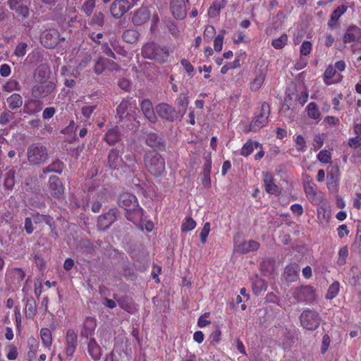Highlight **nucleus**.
<instances>
[{"mask_svg":"<svg viewBox=\"0 0 361 361\" xmlns=\"http://www.w3.org/2000/svg\"><path fill=\"white\" fill-rule=\"evenodd\" d=\"M145 166L149 173L154 176H160L165 171V161L156 152L146 153L144 159Z\"/></svg>","mask_w":361,"mask_h":361,"instance_id":"f257e3e1","label":"nucleus"},{"mask_svg":"<svg viewBox=\"0 0 361 361\" xmlns=\"http://www.w3.org/2000/svg\"><path fill=\"white\" fill-rule=\"evenodd\" d=\"M142 56L149 59H153L159 63H164L169 56L168 51L154 43L146 44L142 50Z\"/></svg>","mask_w":361,"mask_h":361,"instance_id":"f03ea898","label":"nucleus"},{"mask_svg":"<svg viewBox=\"0 0 361 361\" xmlns=\"http://www.w3.org/2000/svg\"><path fill=\"white\" fill-rule=\"evenodd\" d=\"M300 322L305 329L313 331L319 326L320 317L315 311L306 309L301 313Z\"/></svg>","mask_w":361,"mask_h":361,"instance_id":"7ed1b4c3","label":"nucleus"},{"mask_svg":"<svg viewBox=\"0 0 361 361\" xmlns=\"http://www.w3.org/2000/svg\"><path fill=\"white\" fill-rule=\"evenodd\" d=\"M27 154L28 161L34 164L44 162L47 159L46 147L39 144H34L30 146Z\"/></svg>","mask_w":361,"mask_h":361,"instance_id":"20e7f679","label":"nucleus"},{"mask_svg":"<svg viewBox=\"0 0 361 361\" xmlns=\"http://www.w3.org/2000/svg\"><path fill=\"white\" fill-rule=\"evenodd\" d=\"M292 296L297 302H310L315 299L316 295L312 286H305L297 287L293 290Z\"/></svg>","mask_w":361,"mask_h":361,"instance_id":"39448f33","label":"nucleus"},{"mask_svg":"<svg viewBox=\"0 0 361 361\" xmlns=\"http://www.w3.org/2000/svg\"><path fill=\"white\" fill-rule=\"evenodd\" d=\"M269 115V106L267 103L264 102L261 106V111L250 124V130L256 132L263 128L268 123V117Z\"/></svg>","mask_w":361,"mask_h":361,"instance_id":"423d86ee","label":"nucleus"},{"mask_svg":"<svg viewBox=\"0 0 361 361\" xmlns=\"http://www.w3.org/2000/svg\"><path fill=\"white\" fill-rule=\"evenodd\" d=\"M56 85L51 81H44L32 87V95L35 98H44L51 94L55 90Z\"/></svg>","mask_w":361,"mask_h":361,"instance_id":"0eeeda50","label":"nucleus"},{"mask_svg":"<svg viewBox=\"0 0 361 361\" xmlns=\"http://www.w3.org/2000/svg\"><path fill=\"white\" fill-rule=\"evenodd\" d=\"M136 109V102L133 99H125L123 100L116 109V114L123 119L130 116Z\"/></svg>","mask_w":361,"mask_h":361,"instance_id":"6e6552de","label":"nucleus"},{"mask_svg":"<svg viewBox=\"0 0 361 361\" xmlns=\"http://www.w3.org/2000/svg\"><path fill=\"white\" fill-rule=\"evenodd\" d=\"M157 114L166 121L173 122L178 118L176 109L166 103H161L155 108Z\"/></svg>","mask_w":361,"mask_h":361,"instance_id":"1a4fd4ad","label":"nucleus"},{"mask_svg":"<svg viewBox=\"0 0 361 361\" xmlns=\"http://www.w3.org/2000/svg\"><path fill=\"white\" fill-rule=\"evenodd\" d=\"M118 204L126 211H135L138 209V202L135 195L124 192L118 198Z\"/></svg>","mask_w":361,"mask_h":361,"instance_id":"9d476101","label":"nucleus"},{"mask_svg":"<svg viewBox=\"0 0 361 361\" xmlns=\"http://www.w3.org/2000/svg\"><path fill=\"white\" fill-rule=\"evenodd\" d=\"M133 5L128 0H115L111 6V13L115 18L121 17Z\"/></svg>","mask_w":361,"mask_h":361,"instance_id":"9b49d317","label":"nucleus"},{"mask_svg":"<svg viewBox=\"0 0 361 361\" xmlns=\"http://www.w3.org/2000/svg\"><path fill=\"white\" fill-rule=\"evenodd\" d=\"M78 345V335L73 329H68L66 336L65 353L68 357L73 355Z\"/></svg>","mask_w":361,"mask_h":361,"instance_id":"f8f14e48","label":"nucleus"},{"mask_svg":"<svg viewBox=\"0 0 361 361\" xmlns=\"http://www.w3.org/2000/svg\"><path fill=\"white\" fill-rule=\"evenodd\" d=\"M116 220V210L110 209L108 212L99 216L97 226L100 230H104Z\"/></svg>","mask_w":361,"mask_h":361,"instance_id":"ddd939ff","label":"nucleus"},{"mask_svg":"<svg viewBox=\"0 0 361 361\" xmlns=\"http://www.w3.org/2000/svg\"><path fill=\"white\" fill-rule=\"evenodd\" d=\"M140 108L145 118L152 123L157 121V117L154 113L152 103L149 99H143L140 102Z\"/></svg>","mask_w":361,"mask_h":361,"instance_id":"4468645a","label":"nucleus"},{"mask_svg":"<svg viewBox=\"0 0 361 361\" xmlns=\"http://www.w3.org/2000/svg\"><path fill=\"white\" fill-rule=\"evenodd\" d=\"M259 244L255 240H250L240 243H235L234 250L236 252L245 254L250 252L256 251L259 249Z\"/></svg>","mask_w":361,"mask_h":361,"instance_id":"2eb2a0df","label":"nucleus"},{"mask_svg":"<svg viewBox=\"0 0 361 361\" xmlns=\"http://www.w3.org/2000/svg\"><path fill=\"white\" fill-rule=\"evenodd\" d=\"M171 10L174 18L183 19L186 16V6L184 0H173Z\"/></svg>","mask_w":361,"mask_h":361,"instance_id":"dca6fc26","label":"nucleus"},{"mask_svg":"<svg viewBox=\"0 0 361 361\" xmlns=\"http://www.w3.org/2000/svg\"><path fill=\"white\" fill-rule=\"evenodd\" d=\"M361 38V29L357 25H350L343 36V42L345 43H350L357 42Z\"/></svg>","mask_w":361,"mask_h":361,"instance_id":"f3484780","label":"nucleus"},{"mask_svg":"<svg viewBox=\"0 0 361 361\" xmlns=\"http://www.w3.org/2000/svg\"><path fill=\"white\" fill-rule=\"evenodd\" d=\"M116 66V65L114 62L100 56L94 63V71L96 74L99 75L106 69H115Z\"/></svg>","mask_w":361,"mask_h":361,"instance_id":"a211bd4d","label":"nucleus"},{"mask_svg":"<svg viewBox=\"0 0 361 361\" xmlns=\"http://www.w3.org/2000/svg\"><path fill=\"white\" fill-rule=\"evenodd\" d=\"M96 326L97 321L94 317H86L80 331V336L86 338L91 336L94 334Z\"/></svg>","mask_w":361,"mask_h":361,"instance_id":"6ab92c4d","label":"nucleus"},{"mask_svg":"<svg viewBox=\"0 0 361 361\" xmlns=\"http://www.w3.org/2000/svg\"><path fill=\"white\" fill-rule=\"evenodd\" d=\"M24 0H8L10 9L15 11L18 15L27 17L29 15L28 7L23 4Z\"/></svg>","mask_w":361,"mask_h":361,"instance_id":"aec40b11","label":"nucleus"},{"mask_svg":"<svg viewBox=\"0 0 361 361\" xmlns=\"http://www.w3.org/2000/svg\"><path fill=\"white\" fill-rule=\"evenodd\" d=\"M300 270L298 264H290L285 268L283 277L287 281L293 282L297 280Z\"/></svg>","mask_w":361,"mask_h":361,"instance_id":"412c9836","label":"nucleus"},{"mask_svg":"<svg viewBox=\"0 0 361 361\" xmlns=\"http://www.w3.org/2000/svg\"><path fill=\"white\" fill-rule=\"evenodd\" d=\"M49 189L54 197H59L63 193V187L60 179L55 176H51L49 180Z\"/></svg>","mask_w":361,"mask_h":361,"instance_id":"4be33fe9","label":"nucleus"},{"mask_svg":"<svg viewBox=\"0 0 361 361\" xmlns=\"http://www.w3.org/2000/svg\"><path fill=\"white\" fill-rule=\"evenodd\" d=\"M42 107V102L37 99H30L25 102L23 106V112L30 115L35 114L39 112Z\"/></svg>","mask_w":361,"mask_h":361,"instance_id":"5701e85b","label":"nucleus"},{"mask_svg":"<svg viewBox=\"0 0 361 361\" xmlns=\"http://www.w3.org/2000/svg\"><path fill=\"white\" fill-rule=\"evenodd\" d=\"M54 35H56L54 31L53 33L50 31L43 32L41 36V42L43 46L49 49L54 47L58 42L57 37Z\"/></svg>","mask_w":361,"mask_h":361,"instance_id":"b1692460","label":"nucleus"},{"mask_svg":"<svg viewBox=\"0 0 361 361\" xmlns=\"http://www.w3.org/2000/svg\"><path fill=\"white\" fill-rule=\"evenodd\" d=\"M149 10L147 8H141L135 13L133 22L135 25H141L149 20Z\"/></svg>","mask_w":361,"mask_h":361,"instance_id":"393cba45","label":"nucleus"},{"mask_svg":"<svg viewBox=\"0 0 361 361\" xmlns=\"http://www.w3.org/2000/svg\"><path fill=\"white\" fill-rule=\"evenodd\" d=\"M8 110H16L23 105V98L20 94L13 93L6 98Z\"/></svg>","mask_w":361,"mask_h":361,"instance_id":"a878e982","label":"nucleus"},{"mask_svg":"<svg viewBox=\"0 0 361 361\" xmlns=\"http://www.w3.org/2000/svg\"><path fill=\"white\" fill-rule=\"evenodd\" d=\"M176 103L178 108V113L182 118L186 113L189 104L188 97L186 94H180L176 99Z\"/></svg>","mask_w":361,"mask_h":361,"instance_id":"bb28decb","label":"nucleus"},{"mask_svg":"<svg viewBox=\"0 0 361 361\" xmlns=\"http://www.w3.org/2000/svg\"><path fill=\"white\" fill-rule=\"evenodd\" d=\"M123 159L120 157L117 149H111L108 156V164L111 169H117L122 166Z\"/></svg>","mask_w":361,"mask_h":361,"instance_id":"cd10ccee","label":"nucleus"},{"mask_svg":"<svg viewBox=\"0 0 361 361\" xmlns=\"http://www.w3.org/2000/svg\"><path fill=\"white\" fill-rule=\"evenodd\" d=\"M264 185L265 190L269 194H277L278 186L274 183V178L271 173L264 174Z\"/></svg>","mask_w":361,"mask_h":361,"instance_id":"c85d7f7f","label":"nucleus"},{"mask_svg":"<svg viewBox=\"0 0 361 361\" xmlns=\"http://www.w3.org/2000/svg\"><path fill=\"white\" fill-rule=\"evenodd\" d=\"M88 353L94 360L100 359L102 350L94 338H91L88 343Z\"/></svg>","mask_w":361,"mask_h":361,"instance_id":"c756f323","label":"nucleus"},{"mask_svg":"<svg viewBox=\"0 0 361 361\" xmlns=\"http://www.w3.org/2000/svg\"><path fill=\"white\" fill-rule=\"evenodd\" d=\"M226 6L225 0H216L208 10V15L211 18L217 16L220 11Z\"/></svg>","mask_w":361,"mask_h":361,"instance_id":"7c9ffc66","label":"nucleus"},{"mask_svg":"<svg viewBox=\"0 0 361 361\" xmlns=\"http://www.w3.org/2000/svg\"><path fill=\"white\" fill-rule=\"evenodd\" d=\"M266 73L263 71H260L257 73L255 79L250 83V87L252 91L258 90L264 83Z\"/></svg>","mask_w":361,"mask_h":361,"instance_id":"2f4dec72","label":"nucleus"},{"mask_svg":"<svg viewBox=\"0 0 361 361\" xmlns=\"http://www.w3.org/2000/svg\"><path fill=\"white\" fill-rule=\"evenodd\" d=\"M252 290L255 295H259L267 290V284L264 279L256 276L252 282Z\"/></svg>","mask_w":361,"mask_h":361,"instance_id":"473e14b6","label":"nucleus"},{"mask_svg":"<svg viewBox=\"0 0 361 361\" xmlns=\"http://www.w3.org/2000/svg\"><path fill=\"white\" fill-rule=\"evenodd\" d=\"M308 116L312 119H319L321 114L317 104L315 102H310L306 107Z\"/></svg>","mask_w":361,"mask_h":361,"instance_id":"72a5a7b5","label":"nucleus"},{"mask_svg":"<svg viewBox=\"0 0 361 361\" xmlns=\"http://www.w3.org/2000/svg\"><path fill=\"white\" fill-rule=\"evenodd\" d=\"M260 146L257 142L247 141L242 147L240 154L247 157L250 155L255 149H257Z\"/></svg>","mask_w":361,"mask_h":361,"instance_id":"f704fd0d","label":"nucleus"},{"mask_svg":"<svg viewBox=\"0 0 361 361\" xmlns=\"http://www.w3.org/2000/svg\"><path fill=\"white\" fill-rule=\"evenodd\" d=\"M2 89L6 92H12L13 91H20L21 86L18 80L11 78L3 85Z\"/></svg>","mask_w":361,"mask_h":361,"instance_id":"c9c22d12","label":"nucleus"},{"mask_svg":"<svg viewBox=\"0 0 361 361\" xmlns=\"http://www.w3.org/2000/svg\"><path fill=\"white\" fill-rule=\"evenodd\" d=\"M25 315L27 318H32L36 312V302L32 298H27L26 300Z\"/></svg>","mask_w":361,"mask_h":361,"instance_id":"e433bc0d","label":"nucleus"},{"mask_svg":"<svg viewBox=\"0 0 361 361\" xmlns=\"http://www.w3.org/2000/svg\"><path fill=\"white\" fill-rule=\"evenodd\" d=\"M63 169V164L62 161L59 160L54 161L53 163L49 164L46 168L43 169V172L44 173L54 172L57 173H61Z\"/></svg>","mask_w":361,"mask_h":361,"instance_id":"4c0bfd02","label":"nucleus"},{"mask_svg":"<svg viewBox=\"0 0 361 361\" xmlns=\"http://www.w3.org/2000/svg\"><path fill=\"white\" fill-rule=\"evenodd\" d=\"M161 138L156 133H150L147 135L146 144L151 147H159L161 145Z\"/></svg>","mask_w":361,"mask_h":361,"instance_id":"58836bf2","label":"nucleus"},{"mask_svg":"<svg viewBox=\"0 0 361 361\" xmlns=\"http://www.w3.org/2000/svg\"><path fill=\"white\" fill-rule=\"evenodd\" d=\"M40 336L43 345L47 348H50L52 344V336L50 330L47 328L42 329Z\"/></svg>","mask_w":361,"mask_h":361,"instance_id":"ea45409f","label":"nucleus"},{"mask_svg":"<svg viewBox=\"0 0 361 361\" xmlns=\"http://www.w3.org/2000/svg\"><path fill=\"white\" fill-rule=\"evenodd\" d=\"M105 140L109 145H114L119 140L118 131L116 128L108 130L105 135Z\"/></svg>","mask_w":361,"mask_h":361,"instance_id":"a19ab883","label":"nucleus"},{"mask_svg":"<svg viewBox=\"0 0 361 361\" xmlns=\"http://www.w3.org/2000/svg\"><path fill=\"white\" fill-rule=\"evenodd\" d=\"M226 34L225 30H221L219 35L214 39V49L216 51L220 52L223 47V40Z\"/></svg>","mask_w":361,"mask_h":361,"instance_id":"79ce46f5","label":"nucleus"},{"mask_svg":"<svg viewBox=\"0 0 361 361\" xmlns=\"http://www.w3.org/2000/svg\"><path fill=\"white\" fill-rule=\"evenodd\" d=\"M340 290L339 283L337 281L334 282L329 287L326 295L327 300H331L334 298L338 293Z\"/></svg>","mask_w":361,"mask_h":361,"instance_id":"37998d69","label":"nucleus"},{"mask_svg":"<svg viewBox=\"0 0 361 361\" xmlns=\"http://www.w3.org/2000/svg\"><path fill=\"white\" fill-rule=\"evenodd\" d=\"M126 166L128 169H133L136 165L135 157L131 152L128 153L125 155L124 159H123L122 165Z\"/></svg>","mask_w":361,"mask_h":361,"instance_id":"c03bdc74","label":"nucleus"},{"mask_svg":"<svg viewBox=\"0 0 361 361\" xmlns=\"http://www.w3.org/2000/svg\"><path fill=\"white\" fill-rule=\"evenodd\" d=\"M138 37V33L133 30H128L123 34V39L128 43H133L136 42Z\"/></svg>","mask_w":361,"mask_h":361,"instance_id":"a18cd8bd","label":"nucleus"},{"mask_svg":"<svg viewBox=\"0 0 361 361\" xmlns=\"http://www.w3.org/2000/svg\"><path fill=\"white\" fill-rule=\"evenodd\" d=\"M15 171L13 169L9 170L6 173L4 185L7 189H11L15 184Z\"/></svg>","mask_w":361,"mask_h":361,"instance_id":"49530a36","label":"nucleus"},{"mask_svg":"<svg viewBox=\"0 0 361 361\" xmlns=\"http://www.w3.org/2000/svg\"><path fill=\"white\" fill-rule=\"evenodd\" d=\"M61 74L63 76H73L78 78L80 76L78 70L77 68H73L71 66H62L61 68Z\"/></svg>","mask_w":361,"mask_h":361,"instance_id":"de8ad7c7","label":"nucleus"},{"mask_svg":"<svg viewBox=\"0 0 361 361\" xmlns=\"http://www.w3.org/2000/svg\"><path fill=\"white\" fill-rule=\"evenodd\" d=\"M288 37L286 34L281 35L279 37L272 40L271 44L275 49H282L287 43Z\"/></svg>","mask_w":361,"mask_h":361,"instance_id":"09e8293b","label":"nucleus"},{"mask_svg":"<svg viewBox=\"0 0 361 361\" xmlns=\"http://www.w3.org/2000/svg\"><path fill=\"white\" fill-rule=\"evenodd\" d=\"M195 226L196 222L191 217H187L182 224L181 230L183 232H187L192 231Z\"/></svg>","mask_w":361,"mask_h":361,"instance_id":"8fccbe9b","label":"nucleus"},{"mask_svg":"<svg viewBox=\"0 0 361 361\" xmlns=\"http://www.w3.org/2000/svg\"><path fill=\"white\" fill-rule=\"evenodd\" d=\"M348 9L345 5H341L335 9L331 14V21H337L342 15H343Z\"/></svg>","mask_w":361,"mask_h":361,"instance_id":"3c124183","label":"nucleus"},{"mask_svg":"<svg viewBox=\"0 0 361 361\" xmlns=\"http://www.w3.org/2000/svg\"><path fill=\"white\" fill-rule=\"evenodd\" d=\"M33 220L35 224L45 223L46 224L51 225L52 218L47 215H41L39 214H35L33 215Z\"/></svg>","mask_w":361,"mask_h":361,"instance_id":"603ef678","label":"nucleus"},{"mask_svg":"<svg viewBox=\"0 0 361 361\" xmlns=\"http://www.w3.org/2000/svg\"><path fill=\"white\" fill-rule=\"evenodd\" d=\"M336 71L332 66H329L324 72V82L326 85H330L332 83V81H331V79L334 77V75L336 74Z\"/></svg>","mask_w":361,"mask_h":361,"instance_id":"864d4df0","label":"nucleus"},{"mask_svg":"<svg viewBox=\"0 0 361 361\" xmlns=\"http://www.w3.org/2000/svg\"><path fill=\"white\" fill-rule=\"evenodd\" d=\"M13 117V113L7 109L0 114V125L5 126Z\"/></svg>","mask_w":361,"mask_h":361,"instance_id":"5fc2aeb1","label":"nucleus"},{"mask_svg":"<svg viewBox=\"0 0 361 361\" xmlns=\"http://www.w3.org/2000/svg\"><path fill=\"white\" fill-rule=\"evenodd\" d=\"M209 232H210V223L206 222L204 224V226L200 233V240L202 243H205L207 242V238Z\"/></svg>","mask_w":361,"mask_h":361,"instance_id":"6e6d98bb","label":"nucleus"},{"mask_svg":"<svg viewBox=\"0 0 361 361\" xmlns=\"http://www.w3.org/2000/svg\"><path fill=\"white\" fill-rule=\"evenodd\" d=\"M348 255V250L346 246L342 247L338 252V263L343 265L345 263V259Z\"/></svg>","mask_w":361,"mask_h":361,"instance_id":"4d7b16f0","label":"nucleus"},{"mask_svg":"<svg viewBox=\"0 0 361 361\" xmlns=\"http://www.w3.org/2000/svg\"><path fill=\"white\" fill-rule=\"evenodd\" d=\"M216 33V30L214 26L212 25H207L206 26L204 31V39L207 41L209 42L213 37L214 36Z\"/></svg>","mask_w":361,"mask_h":361,"instance_id":"13d9d810","label":"nucleus"},{"mask_svg":"<svg viewBox=\"0 0 361 361\" xmlns=\"http://www.w3.org/2000/svg\"><path fill=\"white\" fill-rule=\"evenodd\" d=\"M295 147L298 152H305L306 149L305 141L304 137L299 135L296 137L295 140Z\"/></svg>","mask_w":361,"mask_h":361,"instance_id":"bf43d9fd","label":"nucleus"},{"mask_svg":"<svg viewBox=\"0 0 361 361\" xmlns=\"http://www.w3.org/2000/svg\"><path fill=\"white\" fill-rule=\"evenodd\" d=\"M312 49V43L309 41H304L300 46V54L307 56L310 54Z\"/></svg>","mask_w":361,"mask_h":361,"instance_id":"052dcab7","label":"nucleus"},{"mask_svg":"<svg viewBox=\"0 0 361 361\" xmlns=\"http://www.w3.org/2000/svg\"><path fill=\"white\" fill-rule=\"evenodd\" d=\"M27 47V44L26 43H20L17 45L14 54L18 57H22L26 54V49Z\"/></svg>","mask_w":361,"mask_h":361,"instance_id":"680f3d73","label":"nucleus"},{"mask_svg":"<svg viewBox=\"0 0 361 361\" xmlns=\"http://www.w3.org/2000/svg\"><path fill=\"white\" fill-rule=\"evenodd\" d=\"M91 62V57L89 55H86L83 57V59L80 61V62L78 63V66L76 67L77 70H78L79 74H80V71L85 68Z\"/></svg>","mask_w":361,"mask_h":361,"instance_id":"e2e57ef3","label":"nucleus"},{"mask_svg":"<svg viewBox=\"0 0 361 361\" xmlns=\"http://www.w3.org/2000/svg\"><path fill=\"white\" fill-rule=\"evenodd\" d=\"M317 159L322 163H329L331 159V154L327 150H322L317 154Z\"/></svg>","mask_w":361,"mask_h":361,"instance_id":"0e129e2a","label":"nucleus"},{"mask_svg":"<svg viewBox=\"0 0 361 361\" xmlns=\"http://www.w3.org/2000/svg\"><path fill=\"white\" fill-rule=\"evenodd\" d=\"M324 144V139L320 135H317L314 136L313 140V147L315 151L320 149Z\"/></svg>","mask_w":361,"mask_h":361,"instance_id":"69168bd1","label":"nucleus"},{"mask_svg":"<svg viewBox=\"0 0 361 361\" xmlns=\"http://www.w3.org/2000/svg\"><path fill=\"white\" fill-rule=\"evenodd\" d=\"M94 6H95V2L86 0L85 3L84 4V5L82 6V10L84 11V12H85V13H87V15H90L92 13Z\"/></svg>","mask_w":361,"mask_h":361,"instance_id":"338daca9","label":"nucleus"},{"mask_svg":"<svg viewBox=\"0 0 361 361\" xmlns=\"http://www.w3.org/2000/svg\"><path fill=\"white\" fill-rule=\"evenodd\" d=\"M56 113V109L54 107H47L44 109L42 113V117L44 119L51 118Z\"/></svg>","mask_w":361,"mask_h":361,"instance_id":"774afa93","label":"nucleus"}]
</instances>
